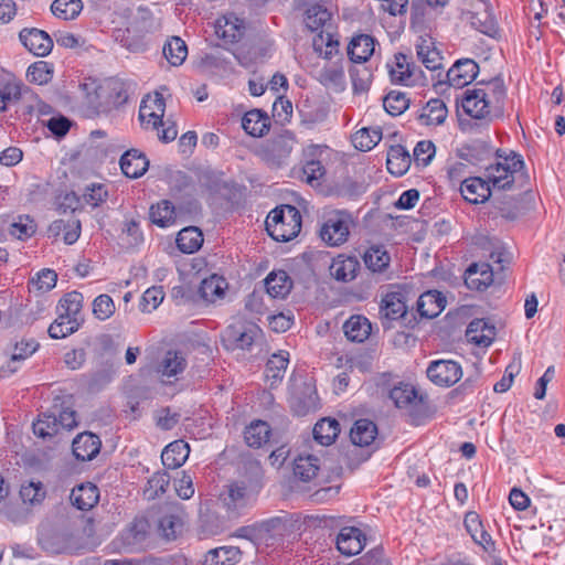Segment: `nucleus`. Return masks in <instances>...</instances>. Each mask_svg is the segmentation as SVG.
I'll use <instances>...</instances> for the list:
<instances>
[{"instance_id":"680f3d73","label":"nucleus","mask_w":565,"mask_h":565,"mask_svg":"<svg viewBox=\"0 0 565 565\" xmlns=\"http://www.w3.org/2000/svg\"><path fill=\"white\" fill-rule=\"evenodd\" d=\"M115 302L109 295H99L93 301V315L98 320L105 321L109 319L115 313Z\"/></svg>"},{"instance_id":"8fccbe9b","label":"nucleus","mask_w":565,"mask_h":565,"mask_svg":"<svg viewBox=\"0 0 565 565\" xmlns=\"http://www.w3.org/2000/svg\"><path fill=\"white\" fill-rule=\"evenodd\" d=\"M83 10L81 0H54L51 6L52 13L62 20H74Z\"/></svg>"},{"instance_id":"ea45409f","label":"nucleus","mask_w":565,"mask_h":565,"mask_svg":"<svg viewBox=\"0 0 565 565\" xmlns=\"http://www.w3.org/2000/svg\"><path fill=\"white\" fill-rule=\"evenodd\" d=\"M149 216L153 224L160 227H168L175 222L174 205L168 200H162L151 205Z\"/></svg>"},{"instance_id":"a211bd4d","label":"nucleus","mask_w":565,"mask_h":565,"mask_svg":"<svg viewBox=\"0 0 565 565\" xmlns=\"http://www.w3.org/2000/svg\"><path fill=\"white\" fill-rule=\"evenodd\" d=\"M463 524L472 540L482 546L486 552L490 553L494 551V542L491 535L483 529L478 513L468 512L465 516Z\"/></svg>"},{"instance_id":"e2e57ef3","label":"nucleus","mask_w":565,"mask_h":565,"mask_svg":"<svg viewBox=\"0 0 565 565\" xmlns=\"http://www.w3.org/2000/svg\"><path fill=\"white\" fill-rule=\"evenodd\" d=\"M295 138L294 135L285 130L284 132L277 135L270 141V151L275 153L279 158L287 157L294 147Z\"/></svg>"},{"instance_id":"5fc2aeb1","label":"nucleus","mask_w":565,"mask_h":565,"mask_svg":"<svg viewBox=\"0 0 565 565\" xmlns=\"http://www.w3.org/2000/svg\"><path fill=\"white\" fill-rule=\"evenodd\" d=\"M224 505L230 511L237 512L245 508L248 502L246 488L239 484H231L227 494L223 498Z\"/></svg>"},{"instance_id":"c03bdc74","label":"nucleus","mask_w":565,"mask_h":565,"mask_svg":"<svg viewBox=\"0 0 565 565\" xmlns=\"http://www.w3.org/2000/svg\"><path fill=\"white\" fill-rule=\"evenodd\" d=\"M382 139V130L379 127L362 128L352 136L353 146L361 151L372 150Z\"/></svg>"},{"instance_id":"13d9d810","label":"nucleus","mask_w":565,"mask_h":565,"mask_svg":"<svg viewBox=\"0 0 565 565\" xmlns=\"http://www.w3.org/2000/svg\"><path fill=\"white\" fill-rule=\"evenodd\" d=\"M313 50L319 56L330 60L339 53V42L330 33H327L326 36L320 33L313 39Z\"/></svg>"},{"instance_id":"bb28decb","label":"nucleus","mask_w":565,"mask_h":565,"mask_svg":"<svg viewBox=\"0 0 565 565\" xmlns=\"http://www.w3.org/2000/svg\"><path fill=\"white\" fill-rule=\"evenodd\" d=\"M270 126V118L259 109L247 111L242 119V127L253 137L264 136Z\"/></svg>"},{"instance_id":"37998d69","label":"nucleus","mask_w":565,"mask_h":565,"mask_svg":"<svg viewBox=\"0 0 565 565\" xmlns=\"http://www.w3.org/2000/svg\"><path fill=\"white\" fill-rule=\"evenodd\" d=\"M270 428L266 422L256 420L246 427L244 433L245 441L249 447L259 448L268 441Z\"/></svg>"},{"instance_id":"3c124183","label":"nucleus","mask_w":565,"mask_h":565,"mask_svg":"<svg viewBox=\"0 0 565 565\" xmlns=\"http://www.w3.org/2000/svg\"><path fill=\"white\" fill-rule=\"evenodd\" d=\"M33 431L41 438L52 437L60 433L56 412H47L40 415L33 423Z\"/></svg>"},{"instance_id":"7ed1b4c3","label":"nucleus","mask_w":565,"mask_h":565,"mask_svg":"<svg viewBox=\"0 0 565 565\" xmlns=\"http://www.w3.org/2000/svg\"><path fill=\"white\" fill-rule=\"evenodd\" d=\"M495 154V162L486 167V179L493 189H510L514 182V174L524 168V161L513 151L502 156L498 150Z\"/></svg>"},{"instance_id":"72a5a7b5","label":"nucleus","mask_w":565,"mask_h":565,"mask_svg":"<svg viewBox=\"0 0 565 565\" xmlns=\"http://www.w3.org/2000/svg\"><path fill=\"white\" fill-rule=\"evenodd\" d=\"M202 232L194 226L182 228L177 237L178 248L185 254H192L199 250L203 244Z\"/></svg>"},{"instance_id":"a19ab883","label":"nucleus","mask_w":565,"mask_h":565,"mask_svg":"<svg viewBox=\"0 0 565 565\" xmlns=\"http://www.w3.org/2000/svg\"><path fill=\"white\" fill-rule=\"evenodd\" d=\"M339 433L340 425L338 420L331 418H322L313 427V437L322 446L331 445Z\"/></svg>"},{"instance_id":"0e129e2a","label":"nucleus","mask_w":565,"mask_h":565,"mask_svg":"<svg viewBox=\"0 0 565 565\" xmlns=\"http://www.w3.org/2000/svg\"><path fill=\"white\" fill-rule=\"evenodd\" d=\"M45 494L44 486L40 481H30L28 484H23L20 489V495L24 503H40L44 500Z\"/></svg>"},{"instance_id":"39448f33","label":"nucleus","mask_w":565,"mask_h":565,"mask_svg":"<svg viewBox=\"0 0 565 565\" xmlns=\"http://www.w3.org/2000/svg\"><path fill=\"white\" fill-rule=\"evenodd\" d=\"M426 373L434 384L443 387L452 386L462 376L460 364L452 360L433 361L429 363Z\"/></svg>"},{"instance_id":"e433bc0d","label":"nucleus","mask_w":565,"mask_h":565,"mask_svg":"<svg viewBox=\"0 0 565 565\" xmlns=\"http://www.w3.org/2000/svg\"><path fill=\"white\" fill-rule=\"evenodd\" d=\"M344 333L350 341L363 342L371 334V323L362 316H352L343 326Z\"/></svg>"},{"instance_id":"a18cd8bd","label":"nucleus","mask_w":565,"mask_h":565,"mask_svg":"<svg viewBox=\"0 0 565 565\" xmlns=\"http://www.w3.org/2000/svg\"><path fill=\"white\" fill-rule=\"evenodd\" d=\"M364 263L374 273H382L390 265L391 257L383 246H372L364 253Z\"/></svg>"},{"instance_id":"412c9836","label":"nucleus","mask_w":565,"mask_h":565,"mask_svg":"<svg viewBox=\"0 0 565 565\" xmlns=\"http://www.w3.org/2000/svg\"><path fill=\"white\" fill-rule=\"evenodd\" d=\"M320 469L319 459L312 455L299 456L294 461L295 479L302 483L316 484V478Z\"/></svg>"},{"instance_id":"9d476101","label":"nucleus","mask_w":565,"mask_h":565,"mask_svg":"<svg viewBox=\"0 0 565 565\" xmlns=\"http://www.w3.org/2000/svg\"><path fill=\"white\" fill-rule=\"evenodd\" d=\"M19 38L22 44L36 56H46L53 49L51 36L39 29H23Z\"/></svg>"},{"instance_id":"bf43d9fd","label":"nucleus","mask_w":565,"mask_h":565,"mask_svg":"<svg viewBox=\"0 0 565 565\" xmlns=\"http://www.w3.org/2000/svg\"><path fill=\"white\" fill-rule=\"evenodd\" d=\"M185 367V359L175 351H168L160 364L162 375L171 377L181 373Z\"/></svg>"},{"instance_id":"20e7f679","label":"nucleus","mask_w":565,"mask_h":565,"mask_svg":"<svg viewBox=\"0 0 565 565\" xmlns=\"http://www.w3.org/2000/svg\"><path fill=\"white\" fill-rule=\"evenodd\" d=\"M352 218L343 211L332 213L322 224L319 235L329 246H340L348 241Z\"/></svg>"},{"instance_id":"2f4dec72","label":"nucleus","mask_w":565,"mask_h":565,"mask_svg":"<svg viewBox=\"0 0 565 565\" xmlns=\"http://www.w3.org/2000/svg\"><path fill=\"white\" fill-rule=\"evenodd\" d=\"M377 435L376 425L370 419H359L350 431L354 445L365 447L371 445Z\"/></svg>"},{"instance_id":"9b49d317","label":"nucleus","mask_w":565,"mask_h":565,"mask_svg":"<svg viewBox=\"0 0 565 565\" xmlns=\"http://www.w3.org/2000/svg\"><path fill=\"white\" fill-rule=\"evenodd\" d=\"M479 66L471 58L458 60L447 72L450 86L462 88L470 84L478 75Z\"/></svg>"},{"instance_id":"1a4fd4ad","label":"nucleus","mask_w":565,"mask_h":565,"mask_svg":"<svg viewBox=\"0 0 565 565\" xmlns=\"http://www.w3.org/2000/svg\"><path fill=\"white\" fill-rule=\"evenodd\" d=\"M149 535V523L143 518L135 519L119 536L121 547L128 552L143 548Z\"/></svg>"},{"instance_id":"052dcab7","label":"nucleus","mask_w":565,"mask_h":565,"mask_svg":"<svg viewBox=\"0 0 565 565\" xmlns=\"http://www.w3.org/2000/svg\"><path fill=\"white\" fill-rule=\"evenodd\" d=\"M53 74L52 65L44 61H39L29 66L26 77L31 83L39 85L47 84Z\"/></svg>"},{"instance_id":"338daca9","label":"nucleus","mask_w":565,"mask_h":565,"mask_svg":"<svg viewBox=\"0 0 565 565\" xmlns=\"http://www.w3.org/2000/svg\"><path fill=\"white\" fill-rule=\"evenodd\" d=\"M170 482V477L167 472H156L149 480L148 487L145 490V494L148 499H154L156 497L166 492Z\"/></svg>"},{"instance_id":"c756f323","label":"nucleus","mask_w":565,"mask_h":565,"mask_svg":"<svg viewBox=\"0 0 565 565\" xmlns=\"http://www.w3.org/2000/svg\"><path fill=\"white\" fill-rule=\"evenodd\" d=\"M267 294L271 298H285L291 290L292 281L286 271L270 273L265 279Z\"/></svg>"},{"instance_id":"6e6d98bb","label":"nucleus","mask_w":565,"mask_h":565,"mask_svg":"<svg viewBox=\"0 0 565 565\" xmlns=\"http://www.w3.org/2000/svg\"><path fill=\"white\" fill-rule=\"evenodd\" d=\"M108 194L109 193L106 184L92 183L85 188V191L82 195V201L86 205L98 207L107 201Z\"/></svg>"},{"instance_id":"f03ea898","label":"nucleus","mask_w":565,"mask_h":565,"mask_svg":"<svg viewBox=\"0 0 565 565\" xmlns=\"http://www.w3.org/2000/svg\"><path fill=\"white\" fill-rule=\"evenodd\" d=\"M266 230L277 242L294 239L301 230V215L292 205H281L274 209L266 218Z\"/></svg>"},{"instance_id":"69168bd1","label":"nucleus","mask_w":565,"mask_h":565,"mask_svg":"<svg viewBox=\"0 0 565 565\" xmlns=\"http://www.w3.org/2000/svg\"><path fill=\"white\" fill-rule=\"evenodd\" d=\"M350 76L355 93H363L369 89L372 82V73L367 67L363 65L354 66L350 70Z\"/></svg>"},{"instance_id":"ddd939ff","label":"nucleus","mask_w":565,"mask_h":565,"mask_svg":"<svg viewBox=\"0 0 565 565\" xmlns=\"http://www.w3.org/2000/svg\"><path fill=\"white\" fill-rule=\"evenodd\" d=\"M338 551L345 556L359 554L365 544V535L354 526L341 529L335 540Z\"/></svg>"},{"instance_id":"423d86ee","label":"nucleus","mask_w":565,"mask_h":565,"mask_svg":"<svg viewBox=\"0 0 565 565\" xmlns=\"http://www.w3.org/2000/svg\"><path fill=\"white\" fill-rule=\"evenodd\" d=\"M473 10L465 12L462 15L472 28L479 32L494 36L498 30V24L490 12V4L484 0H477L473 4Z\"/></svg>"},{"instance_id":"6ab92c4d","label":"nucleus","mask_w":565,"mask_h":565,"mask_svg":"<svg viewBox=\"0 0 565 565\" xmlns=\"http://www.w3.org/2000/svg\"><path fill=\"white\" fill-rule=\"evenodd\" d=\"M149 167L146 156L136 149L126 151L120 158V168L124 174L130 179H137L145 174Z\"/></svg>"},{"instance_id":"c9c22d12","label":"nucleus","mask_w":565,"mask_h":565,"mask_svg":"<svg viewBox=\"0 0 565 565\" xmlns=\"http://www.w3.org/2000/svg\"><path fill=\"white\" fill-rule=\"evenodd\" d=\"M417 56L419 61L431 71H435L441 66V55L434 47V42L430 38H420L416 44Z\"/></svg>"},{"instance_id":"0eeeda50","label":"nucleus","mask_w":565,"mask_h":565,"mask_svg":"<svg viewBox=\"0 0 565 565\" xmlns=\"http://www.w3.org/2000/svg\"><path fill=\"white\" fill-rule=\"evenodd\" d=\"M407 312L404 295L399 291H391L382 297L380 305V318L384 329L392 328V322L396 321Z\"/></svg>"},{"instance_id":"774afa93","label":"nucleus","mask_w":565,"mask_h":565,"mask_svg":"<svg viewBox=\"0 0 565 565\" xmlns=\"http://www.w3.org/2000/svg\"><path fill=\"white\" fill-rule=\"evenodd\" d=\"M393 82L405 83L411 78L412 72L406 55L399 53L395 55V66L390 70Z\"/></svg>"},{"instance_id":"a878e982","label":"nucleus","mask_w":565,"mask_h":565,"mask_svg":"<svg viewBox=\"0 0 565 565\" xmlns=\"http://www.w3.org/2000/svg\"><path fill=\"white\" fill-rule=\"evenodd\" d=\"M447 115L446 104L439 98H433L422 108L417 119L426 126L441 125L446 120Z\"/></svg>"},{"instance_id":"79ce46f5","label":"nucleus","mask_w":565,"mask_h":565,"mask_svg":"<svg viewBox=\"0 0 565 565\" xmlns=\"http://www.w3.org/2000/svg\"><path fill=\"white\" fill-rule=\"evenodd\" d=\"M390 398L397 408H408L417 405L419 398L416 390L409 384L399 383L390 391Z\"/></svg>"},{"instance_id":"49530a36","label":"nucleus","mask_w":565,"mask_h":565,"mask_svg":"<svg viewBox=\"0 0 565 565\" xmlns=\"http://www.w3.org/2000/svg\"><path fill=\"white\" fill-rule=\"evenodd\" d=\"M288 363L289 353L287 351L273 354L266 363V377L273 380V382L282 380Z\"/></svg>"},{"instance_id":"5701e85b","label":"nucleus","mask_w":565,"mask_h":565,"mask_svg":"<svg viewBox=\"0 0 565 565\" xmlns=\"http://www.w3.org/2000/svg\"><path fill=\"white\" fill-rule=\"evenodd\" d=\"M189 454L190 447L184 440H174L163 449L162 465L168 469H177L186 461Z\"/></svg>"},{"instance_id":"4be33fe9","label":"nucleus","mask_w":565,"mask_h":565,"mask_svg":"<svg viewBox=\"0 0 565 565\" xmlns=\"http://www.w3.org/2000/svg\"><path fill=\"white\" fill-rule=\"evenodd\" d=\"M70 499L72 504L78 510L87 511L98 502L99 491L90 482L82 483L72 490Z\"/></svg>"},{"instance_id":"dca6fc26","label":"nucleus","mask_w":565,"mask_h":565,"mask_svg":"<svg viewBox=\"0 0 565 565\" xmlns=\"http://www.w3.org/2000/svg\"><path fill=\"white\" fill-rule=\"evenodd\" d=\"M100 446L98 436L92 433H82L74 438L72 449L76 459L88 461L99 454Z\"/></svg>"},{"instance_id":"2eb2a0df","label":"nucleus","mask_w":565,"mask_h":565,"mask_svg":"<svg viewBox=\"0 0 565 565\" xmlns=\"http://www.w3.org/2000/svg\"><path fill=\"white\" fill-rule=\"evenodd\" d=\"M460 193L466 201L478 204L490 198L491 185L487 179L470 177L461 182Z\"/></svg>"},{"instance_id":"473e14b6","label":"nucleus","mask_w":565,"mask_h":565,"mask_svg":"<svg viewBox=\"0 0 565 565\" xmlns=\"http://www.w3.org/2000/svg\"><path fill=\"white\" fill-rule=\"evenodd\" d=\"M241 559V551L235 546H222L210 550L204 557V565H234Z\"/></svg>"},{"instance_id":"f3484780","label":"nucleus","mask_w":565,"mask_h":565,"mask_svg":"<svg viewBox=\"0 0 565 565\" xmlns=\"http://www.w3.org/2000/svg\"><path fill=\"white\" fill-rule=\"evenodd\" d=\"M466 337L479 347H489L495 338V327L484 319H475L468 324Z\"/></svg>"},{"instance_id":"4468645a","label":"nucleus","mask_w":565,"mask_h":565,"mask_svg":"<svg viewBox=\"0 0 565 565\" xmlns=\"http://www.w3.org/2000/svg\"><path fill=\"white\" fill-rule=\"evenodd\" d=\"M493 282V269L488 263H473L465 273V284L471 290L483 291Z\"/></svg>"},{"instance_id":"aec40b11","label":"nucleus","mask_w":565,"mask_h":565,"mask_svg":"<svg viewBox=\"0 0 565 565\" xmlns=\"http://www.w3.org/2000/svg\"><path fill=\"white\" fill-rule=\"evenodd\" d=\"M375 40L367 34H359L351 39L348 45V55L354 63L366 62L374 53Z\"/></svg>"},{"instance_id":"f704fd0d","label":"nucleus","mask_w":565,"mask_h":565,"mask_svg":"<svg viewBox=\"0 0 565 565\" xmlns=\"http://www.w3.org/2000/svg\"><path fill=\"white\" fill-rule=\"evenodd\" d=\"M227 282L223 277L212 275L202 280L199 292L205 301L215 302L224 297Z\"/></svg>"},{"instance_id":"603ef678","label":"nucleus","mask_w":565,"mask_h":565,"mask_svg":"<svg viewBox=\"0 0 565 565\" xmlns=\"http://www.w3.org/2000/svg\"><path fill=\"white\" fill-rule=\"evenodd\" d=\"M331 19V13L320 4L309 7L305 12V24L310 31H318Z\"/></svg>"},{"instance_id":"4c0bfd02","label":"nucleus","mask_w":565,"mask_h":565,"mask_svg":"<svg viewBox=\"0 0 565 565\" xmlns=\"http://www.w3.org/2000/svg\"><path fill=\"white\" fill-rule=\"evenodd\" d=\"M183 527V520L179 512L164 513L158 522V532L167 541L175 540Z\"/></svg>"},{"instance_id":"393cba45","label":"nucleus","mask_w":565,"mask_h":565,"mask_svg":"<svg viewBox=\"0 0 565 565\" xmlns=\"http://www.w3.org/2000/svg\"><path fill=\"white\" fill-rule=\"evenodd\" d=\"M446 299L437 290L424 292L417 300V311L422 317L435 318L445 308Z\"/></svg>"},{"instance_id":"cd10ccee","label":"nucleus","mask_w":565,"mask_h":565,"mask_svg":"<svg viewBox=\"0 0 565 565\" xmlns=\"http://www.w3.org/2000/svg\"><path fill=\"white\" fill-rule=\"evenodd\" d=\"M360 263L355 257H337L330 266V274L339 281H351L356 277Z\"/></svg>"},{"instance_id":"4d7b16f0","label":"nucleus","mask_w":565,"mask_h":565,"mask_svg":"<svg viewBox=\"0 0 565 565\" xmlns=\"http://www.w3.org/2000/svg\"><path fill=\"white\" fill-rule=\"evenodd\" d=\"M409 106V99L402 92L392 90L383 99L384 109L392 116L402 115Z\"/></svg>"},{"instance_id":"09e8293b","label":"nucleus","mask_w":565,"mask_h":565,"mask_svg":"<svg viewBox=\"0 0 565 565\" xmlns=\"http://www.w3.org/2000/svg\"><path fill=\"white\" fill-rule=\"evenodd\" d=\"M163 54L171 65L179 66L188 56L186 44L180 38L173 36L163 46Z\"/></svg>"},{"instance_id":"7c9ffc66","label":"nucleus","mask_w":565,"mask_h":565,"mask_svg":"<svg viewBox=\"0 0 565 565\" xmlns=\"http://www.w3.org/2000/svg\"><path fill=\"white\" fill-rule=\"evenodd\" d=\"M84 297L81 292L72 291L66 294L58 302L57 312L70 318L76 319L79 326L83 322L82 308Z\"/></svg>"},{"instance_id":"b1692460","label":"nucleus","mask_w":565,"mask_h":565,"mask_svg":"<svg viewBox=\"0 0 565 565\" xmlns=\"http://www.w3.org/2000/svg\"><path fill=\"white\" fill-rule=\"evenodd\" d=\"M412 156L402 145L392 146L387 152L386 166L390 173L402 177L411 168Z\"/></svg>"},{"instance_id":"c85d7f7f","label":"nucleus","mask_w":565,"mask_h":565,"mask_svg":"<svg viewBox=\"0 0 565 565\" xmlns=\"http://www.w3.org/2000/svg\"><path fill=\"white\" fill-rule=\"evenodd\" d=\"M38 347L39 344L34 340H22L15 343L7 366H2L0 373L4 376L14 373L18 370L17 364L31 356Z\"/></svg>"},{"instance_id":"864d4df0","label":"nucleus","mask_w":565,"mask_h":565,"mask_svg":"<svg viewBox=\"0 0 565 565\" xmlns=\"http://www.w3.org/2000/svg\"><path fill=\"white\" fill-rule=\"evenodd\" d=\"M79 323L76 319L71 320L58 313L57 318L49 327V334L53 339H63L78 330Z\"/></svg>"},{"instance_id":"f8f14e48","label":"nucleus","mask_w":565,"mask_h":565,"mask_svg":"<svg viewBox=\"0 0 565 565\" xmlns=\"http://www.w3.org/2000/svg\"><path fill=\"white\" fill-rule=\"evenodd\" d=\"M311 75L324 87L342 90L345 83L343 58L340 57L333 63H327L321 70L312 71Z\"/></svg>"},{"instance_id":"de8ad7c7","label":"nucleus","mask_w":565,"mask_h":565,"mask_svg":"<svg viewBox=\"0 0 565 565\" xmlns=\"http://www.w3.org/2000/svg\"><path fill=\"white\" fill-rule=\"evenodd\" d=\"M99 85L94 79H87L79 84V90L83 95V104L90 114H96L100 107Z\"/></svg>"},{"instance_id":"58836bf2","label":"nucleus","mask_w":565,"mask_h":565,"mask_svg":"<svg viewBox=\"0 0 565 565\" xmlns=\"http://www.w3.org/2000/svg\"><path fill=\"white\" fill-rule=\"evenodd\" d=\"M216 34L226 42L234 43L243 34V21L234 15L224 17L217 20Z\"/></svg>"},{"instance_id":"6e6552de","label":"nucleus","mask_w":565,"mask_h":565,"mask_svg":"<svg viewBox=\"0 0 565 565\" xmlns=\"http://www.w3.org/2000/svg\"><path fill=\"white\" fill-rule=\"evenodd\" d=\"M260 335V330L255 324L230 326L223 335V341L232 350H249L256 339Z\"/></svg>"},{"instance_id":"f257e3e1","label":"nucleus","mask_w":565,"mask_h":565,"mask_svg":"<svg viewBox=\"0 0 565 565\" xmlns=\"http://www.w3.org/2000/svg\"><path fill=\"white\" fill-rule=\"evenodd\" d=\"M504 96L502 84L493 82L486 88L468 89L462 99V108L473 118L491 121L503 116Z\"/></svg>"}]
</instances>
